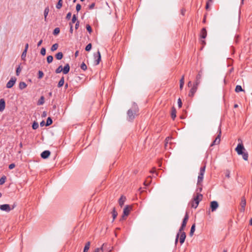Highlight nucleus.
I'll return each instance as SVG.
<instances>
[{"label": "nucleus", "mask_w": 252, "mask_h": 252, "mask_svg": "<svg viewBox=\"0 0 252 252\" xmlns=\"http://www.w3.org/2000/svg\"><path fill=\"white\" fill-rule=\"evenodd\" d=\"M184 78L185 76L183 75L182 78L180 80V84H184Z\"/></svg>", "instance_id": "53"}, {"label": "nucleus", "mask_w": 252, "mask_h": 252, "mask_svg": "<svg viewBox=\"0 0 252 252\" xmlns=\"http://www.w3.org/2000/svg\"><path fill=\"white\" fill-rule=\"evenodd\" d=\"M49 11V7H46L45 9H44V15L45 19H46L47 16L48 15Z\"/></svg>", "instance_id": "42"}, {"label": "nucleus", "mask_w": 252, "mask_h": 252, "mask_svg": "<svg viewBox=\"0 0 252 252\" xmlns=\"http://www.w3.org/2000/svg\"><path fill=\"white\" fill-rule=\"evenodd\" d=\"M27 51H26V50H24L23 51V53L22 54V55H21V59L23 61H25L26 60V55H27Z\"/></svg>", "instance_id": "38"}, {"label": "nucleus", "mask_w": 252, "mask_h": 252, "mask_svg": "<svg viewBox=\"0 0 252 252\" xmlns=\"http://www.w3.org/2000/svg\"><path fill=\"white\" fill-rule=\"evenodd\" d=\"M206 165H204L203 166L201 167L200 169V172L199 173V175L197 179V185L199 186L200 183L203 182L204 175L205 172Z\"/></svg>", "instance_id": "5"}, {"label": "nucleus", "mask_w": 252, "mask_h": 252, "mask_svg": "<svg viewBox=\"0 0 252 252\" xmlns=\"http://www.w3.org/2000/svg\"><path fill=\"white\" fill-rule=\"evenodd\" d=\"M40 125L41 126H45V122L44 121H42L41 122H40Z\"/></svg>", "instance_id": "60"}, {"label": "nucleus", "mask_w": 252, "mask_h": 252, "mask_svg": "<svg viewBox=\"0 0 252 252\" xmlns=\"http://www.w3.org/2000/svg\"><path fill=\"white\" fill-rule=\"evenodd\" d=\"M81 4L79 3L77 4V5L76 6V10L77 12H79L81 10Z\"/></svg>", "instance_id": "48"}, {"label": "nucleus", "mask_w": 252, "mask_h": 252, "mask_svg": "<svg viewBox=\"0 0 252 252\" xmlns=\"http://www.w3.org/2000/svg\"><path fill=\"white\" fill-rule=\"evenodd\" d=\"M126 200V197L123 195H122L121 196V197L120 198V199H119V205L121 207H122L124 205Z\"/></svg>", "instance_id": "21"}, {"label": "nucleus", "mask_w": 252, "mask_h": 252, "mask_svg": "<svg viewBox=\"0 0 252 252\" xmlns=\"http://www.w3.org/2000/svg\"><path fill=\"white\" fill-rule=\"evenodd\" d=\"M207 35V32L206 28H203L202 29L200 33V37L201 38L205 39Z\"/></svg>", "instance_id": "17"}, {"label": "nucleus", "mask_w": 252, "mask_h": 252, "mask_svg": "<svg viewBox=\"0 0 252 252\" xmlns=\"http://www.w3.org/2000/svg\"><path fill=\"white\" fill-rule=\"evenodd\" d=\"M40 54L42 56H45L46 54V49L44 47H42L40 51Z\"/></svg>", "instance_id": "47"}, {"label": "nucleus", "mask_w": 252, "mask_h": 252, "mask_svg": "<svg viewBox=\"0 0 252 252\" xmlns=\"http://www.w3.org/2000/svg\"><path fill=\"white\" fill-rule=\"evenodd\" d=\"M195 230V224L194 223L192 225L191 227V229L189 232V235L190 236H192L193 235V233Z\"/></svg>", "instance_id": "25"}, {"label": "nucleus", "mask_w": 252, "mask_h": 252, "mask_svg": "<svg viewBox=\"0 0 252 252\" xmlns=\"http://www.w3.org/2000/svg\"><path fill=\"white\" fill-rule=\"evenodd\" d=\"M92 47V44H91V43H89V44H88L86 46V48H85V50H86V51H90L91 50Z\"/></svg>", "instance_id": "45"}, {"label": "nucleus", "mask_w": 252, "mask_h": 252, "mask_svg": "<svg viewBox=\"0 0 252 252\" xmlns=\"http://www.w3.org/2000/svg\"><path fill=\"white\" fill-rule=\"evenodd\" d=\"M62 71H63V67L62 65H60L55 70V72L56 73H60Z\"/></svg>", "instance_id": "40"}, {"label": "nucleus", "mask_w": 252, "mask_h": 252, "mask_svg": "<svg viewBox=\"0 0 252 252\" xmlns=\"http://www.w3.org/2000/svg\"><path fill=\"white\" fill-rule=\"evenodd\" d=\"M112 214L113 217V221L115 219V218L117 217L118 215L117 212L116 210V209L115 207L113 208L112 211Z\"/></svg>", "instance_id": "24"}, {"label": "nucleus", "mask_w": 252, "mask_h": 252, "mask_svg": "<svg viewBox=\"0 0 252 252\" xmlns=\"http://www.w3.org/2000/svg\"><path fill=\"white\" fill-rule=\"evenodd\" d=\"M80 67L84 71L86 70L87 69V66L84 62L81 63Z\"/></svg>", "instance_id": "39"}, {"label": "nucleus", "mask_w": 252, "mask_h": 252, "mask_svg": "<svg viewBox=\"0 0 252 252\" xmlns=\"http://www.w3.org/2000/svg\"><path fill=\"white\" fill-rule=\"evenodd\" d=\"M235 91L236 93H239L240 92L244 91L243 89H242V87L240 85H237L236 86Z\"/></svg>", "instance_id": "30"}, {"label": "nucleus", "mask_w": 252, "mask_h": 252, "mask_svg": "<svg viewBox=\"0 0 252 252\" xmlns=\"http://www.w3.org/2000/svg\"><path fill=\"white\" fill-rule=\"evenodd\" d=\"M15 207V205L12 206V208H11L9 204H3L0 205V209L2 211H5L6 212H10L11 210L13 209Z\"/></svg>", "instance_id": "9"}, {"label": "nucleus", "mask_w": 252, "mask_h": 252, "mask_svg": "<svg viewBox=\"0 0 252 252\" xmlns=\"http://www.w3.org/2000/svg\"><path fill=\"white\" fill-rule=\"evenodd\" d=\"M51 152L48 150H45L41 154V157L43 159H46L50 155Z\"/></svg>", "instance_id": "16"}, {"label": "nucleus", "mask_w": 252, "mask_h": 252, "mask_svg": "<svg viewBox=\"0 0 252 252\" xmlns=\"http://www.w3.org/2000/svg\"><path fill=\"white\" fill-rule=\"evenodd\" d=\"M95 6V3L93 2L91 4L89 5V9H93Z\"/></svg>", "instance_id": "54"}, {"label": "nucleus", "mask_w": 252, "mask_h": 252, "mask_svg": "<svg viewBox=\"0 0 252 252\" xmlns=\"http://www.w3.org/2000/svg\"><path fill=\"white\" fill-rule=\"evenodd\" d=\"M60 28H56L53 31V34L54 35H57V34H58L60 33Z\"/></svg>", "instance_id": "36"}, {"label": "nucleus", "mask_w": 252, "mask_h": 252, "mask_svg": "<svg viewBox=\"0 0 252 252\" xmlns=\"http://www.w3.org/2000/svg\"><path fill=\"white\" fill-rule=\"evenodd\" d=\"M70 70V66L68 63H66L63 68V72L64 74H66Z\"/></svg>", "instance_id": "20"}, {"label": "nucleus", "mask_w": 252, "mask_h": 252, "mask_svg": "<svg viewBox=\"0 0 252 252\" xmlns=\"http://www.w3.org/2000/svg\"><path fill=\"white\" fill-rule=\"evenodd\" d=\"M45 98L44 96H41L37 101V105H41L44 103Z\"/></svg>", "instance_id": "23"}, {"label": "nucleus", "mask_w": 252, "mask_h": 252, "mask_svg": "<svg viewBox=\"0 0 252 252\" xmlns=\"http://www.w3.org/2000/svg\"><path fill=\"white\" fill-rule=\"evenodd\" d=\"M69 26H70L69 32L71 33H72V32H73V25H72V24L71 23H69Z\"/></svg>", "instance_id": "55"}, {"label": "nucleus", "mask_w": 252, "mask_h": 252, "mask_svg": "<svg viewBox=\"0 0 252 252\" xmlns=\"http://www.w3.org/2000/svg\"><path fill=\"white\" fill-rule=\"evenodd\" d=\"M71 17V13L69 12L67 14V15L66 16V19L68 20L70 19Z\"/></svg>", "instance_id": "51"}, {"label": "nucleus", "mask_w": 252, "mask_h": 252, "mask_svg": "<svg viewBox=\"0 0 252 252\" xmlns=\"http://www.w3.org/2000/svg\"><path fill=\"white\" fill-rule=\"evenodd\" d=\"M42 43V40H40V41L37 43V46H38V47L40 46L41 45Z\"/></svg>", "instance_id": "61"}, {"label": "nucleus", "mask_w": 252, "mask_h": 252, "mask_svg": "<svg viewBox=\"0 0 252 252\" xmlns=\"http://www.w3.org/2000/svg\"><path fill=\"white\" fill-rule=\"evenodd\" d=\"M94 64L98 65L101 61V55L99 50L96 53H94Z\"/></svg>", "instance_id": "10"}, {"label": "nucleus", "mask_w": 252, "mask_h": 252, "mask_svg": "<svg viewBox=\"0 0 252 252\" xmlns=\"http://www.w3.org/2000/svg\"><path fill=\"white\" fill-rule=\"evenodd\" d=\"M176 113L177 111L176 108L174 106L172 107L171 111V117L173 120H174L176 117Z\"/></svg>", "instance_id": "19"}, {"label": "nucleus", "mask_w": 252, "mask_h": 252, "mask_svg": "<svg viewBox=\"0 0 252 252\" xmlns=\"http://www.w3.org/2000/svg\"><path fill=\"white\" fill-rule=\"evenodd\" d=\"M186 238V233L184 231H182L181 232H179V231L176 235V239H175V244H176L178 243V239H179L180 243L181 245H182L184 243Z\"/></svg>", "instance_id": "4"}, {"label": "nucleus", "mask_w": 252, "mask_h": 252, "mask_svg": "<svg viewBox=\"0 0 252 252\" xmlns=\"http://www.w3.org/2000/svg\"><path fill=\"white\" fill-rule=\"evenodd\" d=\"M108 246H109V248H107V251H106V252H111L112 250H111V249H110V246L109 245H108Z\"/></svg>", "instance_id": "62"}, {"label": "nucleus", "mask_w": 252, "mask_h": 252, "mask_svg": "<svg viewBox=\"0 0 252 252\" xmlns=\"http://www.w3.org/2000/svg\"><path fill=\"white\" fill-rule=\"evenodd\" d=\"M59 47V45L58 43H55L54 44H53L51 48V50L52 51V52H54L55 51H56L58 48Z\"/></svg>", "instance_id": "34"}, {"label": "nucleus", "mask_w": 252, "mask_h": 252, "mask_svg": "<svg viewBox=\"0 0 252 252\" xmlns=\"http://www.w3.org/2000/svg\"><path fill=\"white\" fill-rule=\"evenodd\" d=\"M16 81V78L15 77H11L10 80L6 84V88L8 89L11 88L14 85Z\"/></svg>", "instance_id": "12"}, {"label": "nucleus", "mask_w": 252, "mask_h": 252, "mask_svg": "<svg viewBox=\"0 0 252 252\" xmlns=\"http://www.w3.org/2000/svg\"><path fill=\"white\" fill-rule=\"evenodd\" d=\"M27 86V85L24 82H20L19 84V88L20 90H23L26 88Z\"/></svg>", "instance_id": "22"}, {"label": "nucleus", "mask_w": 252, "mask_h": 252, "mask_svg": "<svg viewBox=\"0 0 252 252\" xmlns=\"http://www.w3.org/2000/svg\"><path fill=\"white\" fill-rule=\"evenodd\" d=\"M5 107V102L3 98L0 99V112H2Z\"/></svg>", "instance_id": "18"}, {"label": "nucleus", "mask_w": 252, "mask_h": 252, "mask_svg": "<svg viewBox=\"0 0 252 252\" xmlns=\"http://www.w3.org/2000/svg\"><path fill=\"white\" fill-rule=\"evenodd\" d=\"M198 188L196 189V191H199V192H201L202 190V185L201 184V183H200V185L199 186H198Z\"/></svg>", "instance_id": "50"}, {"label": "nucleus", "mask_w": 252, "mask_h": 252, "mask_svg": "<svg viewBox=\"0 0 252 252\" xmlns=\"http://www.w3.org/2000/svg\"><path fill=\"white\" fill-rule=\"evenodd\" d=\"M56 58L58 60H60L63 58V54L62 52H58L57 54L55 55Z\"/></svg>", "instance_id": "27"}, {"label": "nucleus", "mask_w": 252, "mask_h": 252, "mask_svg": "<svg viewBox=\"0 0 252 252\" xmlns=\"http://www.w3.org/2000/svg\"><path fill=\"white\" fill-rule=\"evenodd\" d=\"M218 132H219V133H218L217 136L216 137L215 139L212 143L210 146L212 147L215 145H218L220 144V141L221 134L220 126H219Z\"/></svg>", "instance_id": "8"}, {"label": "nucleus", "mask_w": 252, "mask_h": 252, "mask_svg": "<svg viewBox=\"0 0 252 252\" xmlns=\"http://www.w3.org/2000/svg\"><path fill=\"white\" fill-rule=\"evenodd\" d=\"M63 0H59L56 5V8L58 9H61L63 6Z\"/></svg>", "instance_id": "29"}, {"label": "nucleus", "mask_w": 252, "mask_h": 252, "mask_svg": "<svg viewBox=\"0 0 252 252\" xmlns=\"http://www.w3.org/2000/svg\"><path fill=\"white\" fill-rule=\"evenodd\" d=\"M53 123V121H52V119H51V117H48L47 119V120H46V123L45 124V126H49L50 125H51Z\"/></svg>", "instance_id": "31"}, {"label": "nucleus", "mask_w": 252, "mask_h": 252, "mask_svg": "<svg viewBox=\"0 0 252 252\" xmlns=\"http://www.w3.org/2000/svg\"><path fill=\"white\" fill-rule=\"evenodd\" d=\"M245 207L246 206H244V207H241V208H240V211L242 212H244L245 211Z\"/></svg>", "instance_id": "58"}, {"label": "nucleus", "mask_w": 252, "mask_h": 252, "mask_svg": "<svg viewBox=\"0 0 252 252\" xmlns=\"http://www.w3.org/2000/svg\"><path fill=\"white\" fill-rule=\"evenodd\" d=\"M209 1H208L206 3V6H205L206 9H207L209 8Z\"/></svg>", "instance_id": "64"}, {"label": "nucleus", "mask_w": 252, "mask_h": 252, "mask_svg": "<svg viewBox=\"0 0 252 252\" xmlns=\"http://www.w3.org/2000/svg\"><path fill=\"white\" fill-rule=\"evenodd\" d=\"M178 104L179 108H181L182 106V102L180 98L178 99Z\"/></svg>", "instance_id": "49"}, {"label": "nucleus", "mask_w": 252, "mask_h": 252, "mask_svg": "<svg viewBox=\"0 0 252 252\" xmlns=\"http://www.w3.org/2000/svg\"><path fill=\"white\" fill-rule=\"evenodd\" d=\"M139 111V108L135 103H133L132 108L129 109L127 112V120L129 121H132Z\"/></svg>", "instance_id": "1"}, {"label": "nucleus", "mask_w": 252, "mask_h": 252, "mask_svg": "<svg viewBox=\"0 0 252 252\" xmlns=\"http://www.w3.org/2000/svg\"><path fill=\"white\" fill-rule=\"evenodd\" d=\"M238 141L240 142L239 143L235 148V151L237 153L238 155H242L243 159L245 160H248L249 155L247 152H244V151L245 150L244 146L242 143V141L241 139L239 138Z\"/></svg>", "instance_id": "2"}, {"label": "nucleus", "mask_w": 252, "mask_h": 252, "mask_svg": "<svg viewBox=\"0 0 252 252\" xmlns=\"http://www.w3.org/2000/svg\"><path fill=\"white\" fill-rule=\"evenodd\" d=\"M202 194L197 192L196 195L193 197V200L190 203L191 207L195 209L196 208L199 202L202 199Z\"/></svg>", "instance_id": "3"}, {"label": "nucleus", "mask_w": 252, "mask_h": 252, "mask_svg": "<svg viewBox=\"0 0 252 252\" xmlns=\"http://www.w3.org/2000/svg\"><path fill=\"white\" fill-rule=\"evenodd\" d=\"M44 76V73L42 71L39 70L38 72V78L39 79H41Z\"/></svg>", "instance_id": "41"}, {"label": "nucleus", "mask_w": 252, "mask_h": 252, "mask_svg": "<svg viewBox=\"0 0 252 252\" xmlns=\"http://www.w3.org/2000/svg\"><path fill=\"white\" fill-rule=\"evenodd\" d=\"M202 75V71L200 70L198 72L197 75L196 76L195 81L193 83L194 85L198 86V85L200 84V83L201 82Z\"/></svg>", "instance_id": "11"}, {"label": "nucleus", "mask_w": 252, "mask_h": 252, "mask_svg": "<svg viewBox=\"0 0 252 252\" xmlns=\"http://www.w3.org/2000/svg\"><path fill=\"white\" fill-rule=\"evenodd\" d=\"M108 246L107 244L104 243L100 248H96L93 252H103L107 248Z\"/></svg>", "instance_id": "14"}, {"label": "nucleus", "mask_w": 252, "mask_h": 252, "mask_svg": "<svg viewBox=\"0 0 252 252\" xmlns=\"http://www.w3.org/2000/svg\"><path fill=\"white\" fill-rule=\"evenodd\" d=\"M64 77H62L58 83V87L60 88V87H62L64 84Z\"/></svg>", "instance_id": "26"}, {"label": "nucleus", "mask_w": 252, "mask_h": 252, "mask_svg": "<svg viewBox=\"0 0 252 252\" xmlns=\"http://www.w3.org/2000/svg\"><path fill=\"white\" fill-rule=\"evenodd\" d=\"M39 126L38 123L34 121L32 125V128L33 129H36Z\"/></svg>", "instance_id": "35"}, {"label": "nucleus", "mask_w": 252, "mask_h": 252, "mask_svg": "<svg viewBox=\"0 0 252 252\" xmlns=\"http://www.w3.org/2000/svg\"><path fill=\"white\" fill-rule=\"evenodd\" d=\"M86 29L90 34H91L92 32V29L90 25L87 24L86 25Z\"/></svg>", "instance_id": "44"}, {"label": "nucleus", "mask_w": 252, "mask_h": 252, "mask_svg": "<svg viewBox=\"0 0 252 252\" xmlns=\"http://www.w3.org/2000/svg\"><path fill=\"white\" fill-rule=\"evenodd\" d=\"M219 207V204L216 201H213L210 203V208L212 212H214Z\"/></svg>", "instance_id": "15"}, {"label": "nucleus", "mask_w": 252, "mask_h": 252, "mask_svg": "<svg viewBox=\"0 0 252 252\" xmlns=\"http://www.w3.org/2000/svg\"><path fill=\"white\" fill-rule=\"evenodd\" d=\"M197 88H198L197 86L193 84V86L191 87V88L190 90V91L189 93V96L191 97H193L194 96L195 93L196 92Z\"/></svg>", "instance_id": "13"}, {"label": "nucleus", "mask_w": 252, "mask_h": 252, "mask_svg": "<svg viewBox=\"0 0 252 252\" xmlns=\"http://www.w3.org/2000/svg\"><path fill=\"white\" fill-rule=\"evenodd\" d=\"M28 48H29V44L27 43L25 45V49L24 50H26V51H27Z\"/></svg>", "instance_id": "59"}, {"label": "nucleus", "mask_w": 252, "mask_h": 252, "mask_svg": "<svg viewBox=\"0 0 252 252\" xmlns=\"http://www.w3.org/2000/svg\"><path fill=\"white\" fill-rule=\"evenodd\" d=\"M132 210V206L126 205L123 210V214L120 220H125L126 217L128 216L130 211Z\"/></svg>", "instance_id": "6"}, {"label": "nucleus", "mask_w": 252, "mask_h": 252, "mask_svg": "<svg viewBox=\"0 0 252 252\" xmlns=\"http://www.w3.org/2000/svg\"><path fill=\"white\" fill-rule=\"evenodd\" d=\"M22 68H21L20 64L19 65L18 67L17 68L16 70V75L18 76L19 75L21 71Z\"/></svg>", "instance_id": "43"}, {"label": "nucleus", "mask_w": 252, "mask_h": 252, "mask_svg": "<svg viewBox=\"0 0 252 252\" xmlns=\"http://www.w3.org/2000/svg\"><path fill=\"white\" fill-rule=\"evenodd\" d=\"M6 177L5 175L2 176L0 179V185H3L6 181Z\"/></svg>", "instance_id": "32"}, {"label": "nucleus", "mask_w": 252, "mask_h": 252, "mask_svg": "<svg viewBox=\"0 0 252 252\" xmlns=\"http://www.w3.org/2000/svg\"><path fill=\"white\" fill-rule=\"evenodd\" d=\"M185 12H186V10H185L184 8H182V9L181 10V14L182 15H183V16L185 15Z\"/></svg>", "instance_id": "57"}, {"label": "nucleus", "mask_w": 252, "mask_h": 252, "mask_svg": "<svg viewBox=\"0 0 252 252\" xmlns=\"http://www.w3.org/2000/svg\"><path fill=\"white\" fill-rule=\"evenodd\" d=\"M76 20H77V17H76V16L75 14H74V15H73L72 18V19H71V23L72 24V25L73 23H75V22H76Z\"/></svg>", "instance_id": "46"}, {"label": "nucleus", "mask_w": 252, "mask_h": 252, "mask_svg": "<svg viewBox=\"0 0 252 252\" xmlns=\"http://www.w3.org/2000/svg\"><path fill=\"white\" fill-rule=\"evenodd\" d=\"M79 26V21H77L76 22L75 25V28L76 30L78 29Z\"/></svg>", "instance_id": "56"}, {"label": "nucleus", "mask_w": 252, "mask_h": 252, "mask_svg": "<svg viewBox=\"0 0 252 252\" xmlns=\"http://www.w3.org/2000/svg\"><path fill=\"white\" fill-rule=\"evenodd\" d=\"M240 205H241V207L246 206V200L244 197H243L241 198Z\"/></svg>", "instance_id": "33"}, {"label": "nucleus", "mask_w": 252, "mask_h": 252, "mask_svg": "<svg viewBox=\"0 0 252 252\" xmlns=\"http://www.w3.org/2000/svg\"><path fill=\"white\" fill-rule=\"evenodd\" d=\"M188 220H189V215H188V213L187 212H186V215L184 217V218L183 220L181 226L179 228V232H181L182 231L184 230V229L186 226V225H187Z\"/></svg>", "instance_id": "7"}, {"label": "nucleus", "mask_w": 252, "mask_h": 252, "mask_svg": "<svg viewBox=\"0 0 252 252\" xmlns=\"http://www.w3.org/2000/svg\"><path fill=\"white\" fill-rule=\"evenodd\" d=\"M201 43L202 45H204L206 44V42L204 40H201Z\"/></svg>", "instance_id": "63"}, {"label": "nucleus", "mask_w": 252, "mask_h": 252, "mask_svg": "<svg viewBox=\"0 0 252 252\" xmlns=\"http://www.w3.org/2000/svg\"><path fill=\"white\" fill-rule=\"evenodd\" d=\"M90 242H88L86 244L84 248L83 252H88L90 247Z\"/></svg>", "instance_id": "28"}, {"label": "nucleus", "mask_w": 252, "mask_h": 252, "mask_svg": "<svg viewBox=\"0 0 252 252\" xmlns=\"http://www.w3.org/2000/svg\"><path fill=\"white\" fill-rule=\"evenodd\" d=\"M15 167V164L14 163H11L9 165L8 168L9 169H12Z\"/></svg>", "instance_id": "52"}, {"label": "nucleus", "mask_w": 252, "mask_h": 252, "mask_svg": "<svg viewBox=\"0 0 252 252\" xmlns=\"http://www.w3.org/2000/svg\"><path fill=\"white\" fill-rule=\"evenodd\" d=\"M53 60V57L51 55H49L47 57V62L48 63H50Z\"/></svg>", "instance_id": "37"}]
</instances>
